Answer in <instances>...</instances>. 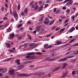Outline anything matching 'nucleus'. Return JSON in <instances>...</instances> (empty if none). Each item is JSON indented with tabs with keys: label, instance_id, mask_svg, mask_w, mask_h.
<instances>
[{
	"label": "nucleus",
	"instance_id": "nucleus-1",
	"mask_svg": "<svg viewBox=\"0 0 78 78\" xmlns=\"http://www.w3.org/2000/svg\"><path fill=\"white\" fill-rule=\"evenodd\" d=\"M73 57H74V56L66 57V58H65L62 59H60L59 60V62H65L67 60V58H72Z\"/></svg>",
	"mask_w": 78,
	"mask_h": 78
},
{
	"label": "nucleus",
	"instance_id": "nucleus-2",
	"mask_svg": "<svg viewBox=\"0 0 78 78\" xmlns=\"http://www.w3.org/2000/svg\"><path fill=\"white\" fill-rule=\"evenodd\" d=\"M31 74H25V73H21V74H18V76H25L26 77H28L29 76H31Z\"/></svg>",
	"mask_w": 78,
	"mask_h": 78
},
{
	"label": "nucleus",
	"instance_id": "nucleus-3",
	"mask_svg": "<svg viewBox=\"0 0 78 78\" xmlns=\"http://www.w3.org/2000/svg\"><path fill=\"white\" fill-rule=\"evenodd\" d=\"M7 70V69L6 68L5 69L1 68L0 69V72L2 73H5Z\"/></svg>",
	"mask_w": 78,
	"mask_h": 78
},
{
	"label": "nucleus",
	"instance_id": "nucleus-4",
	"mask_svg": "<svg viewBox=\"0 0 78 78\" xmlns=\"http://www.w3.org/2000/svg\"><path fill=\"white\" fill-rule=\"evenodd\" d=\"M12 15L14 17H16L18 16L17 13L16 11H13Z\"/></svg>",
	"mask_w": 78,
	"mask_h": 78
},
{
	"label": "nucleus",
	"instance_id": "nucleus-5",
	"mask_svg": "<svg viewBox=\"0 0 78 78\" xmlns=\"http://www.w3.org/2000/svg\"><path fill=\"white\" fill-rule=\"evenodd\" d=\"M36 75L38 76H42L43 75V73L42 72H37Z\"/></svg>",
	"mask_w": 78,
	"mask_h": 78
},
{
	"label": "nucleus",
	"instance_id": "nucleus-6",
	"mask_svg": "<svg viewBox=\"0 0 78 78\" xmlns=\"http://www.w3.org/2000/svg\"><path fill=\"white\" fill-rule=\"evenodd\" d=\"M14 70L13 69L10 70H9V73L11 75H13V74Z\"/></svg>",
	"mask_w": 78,
	"mask_h": 78
},
{
	"label": "nucleus",
	"instance_id": "nucleus-7",
	"mask_svg": "<svg viewBox=\"0 0 78 78\" xmlns=\"http://www.w3.org/2000/svg\"><path fill=\"white\" fill-rule=\"evenodd\" d=\"M60 68V66H58V67H57L56 68H55V69H53L52 70V72H55L56 71H57V70H58Z\"/></svg>",
	"mask_w": 78,
	"mask_h": 78
},
{
	"label": "nucleus",
	"instance_id": "nucleus-8",
	"mask_svg": "<svg viewBox=\"0 0 78 78\" xmlns=\"http://www.w3.org/2000/svg\"><path fill=\"white\" fill-rule=\"evenodd\" d=\"M24 67V65H21L19 66L18 67V68H19V70H20L21 69H23V68Z\"/></svg>",
	"mask_w": 78,
	"mask_h": 78
},
{
	"label": "nucleus",
	"instance_id": "nucleus-9",
	"mask_svg": "<svg viewBox=\"0 0 78 78\" xmlns=\"http://www.w3.org/2000/svg\"><path fill=\"white\" fill-rule=\"evenodd\" d=\"M67 75V73H63L62 76H61V77L62 78H65L66 77Z\"/></svg>",
	"mask_w": 78,
	"mask_h": 78
},
{
	"label": "nucleus",
	"instance_id": "nucleus-10",
	"mask_svg": "<svg viewBox=\"0 0 78 78\" xmlns=\"http://www.w3.org/2000/svg\"><path fill=\"white\" fill-rule=\"evenodd\" d=\"M56 60V59L55 58L49 59H48V61L50 62H51V61H54Z\"/></svg>",
	"mask_w": 78,
	"mask_h": 78
},
{
	"label": "nucleus",
	"instance_id": "nucleus-11",
	"mask_svg": "<svg viewBox=\"0 0 78 78\" xmlns=\"http://www.w3.org/2000/svg\"><path fill=\"white\" fill-rule=\"evenodd\" d=\"M67 66V64L66 63H64L63 64V66L62 67V69H65L66 67V66Z\"/></svg>",
	"mask_w": 78,
	"mask_h": 78
},
{
	"label": "nucleus",
	"instance_id": "nucleus-12",
	"mask_svg": "<svg viewBox=\"0 0 78 78\" xmlns=\"http://www.w3.org/2000/svg\"><path fill=\"white\" fill-rule=\"evenodd\" d=\"M73 3V1H69L67 3L66 5H72Z\"/></svg>",
	"mask_w": 78,
	"mask_h": 78
},
{
	"label": "nucleus",
	"instance_id": "nucleus-13",
	"mask_svg": "<svg viewBox=\"0 0 78 78\" xmlns=\"http://www.w3.org/2000/svg\"><path fill=\"white\" fill-rule=\"evenodd\" d=\"M15 36V35L14 34H12L11 35H9L10 38V39L12 38H13V37H14Z\"/></svg>",
	"mask_w": 78,
	"mask_h": 78
},
{
	"label": "nucleus",
	"instance_id": "nucleus-14",
	"mask_svg": "<svg viewBox=\"0 0 78 78\" xmlns=\"http://www.w3.org/2000/svg\"><path fill=\"white\" fill-rule=\"evenodd\" d=\"M44 8V7L43 6L41 5L39 9L38 10V11H41Z\"/></svg>",
	"mask_w": 78,
	"mask_h": 78
},
{
	"label": "nucleus",
	"instance_id": "nucleus-15",
	"mask_svg": "<svg viewBox=\"0 0 78 78\" xmlns=\"http://www.w3.org/2000/svg\"><path fill=\"white\" fill-rule=\"evenodd\" d=\"M35 53L34 52H32L31 53H28L27 54V55H35Z\"/></svg>",
	"mask_w": 78,
	"mask_h": 78
},
{
	"label": "nucleus",
	"instance_id": "nucleus-16",
	"mask_svg": "<svg viewBox=\"0 0 78 78\" xmlns=\"http://www.w3.org/2000/svg\"><path fill=\"white\" fill-rule=\"evenodd\" d=\"M48 44H46L44 45V48H46V49H48Z\"/></svg>",
	"mask_w": 78,
	"mask_h": 78
},
{
	"label": "nucleus",
	"instance_id": "nucleus-17",
	"mask_svg": "<svg viewBox=\"0 0 78 78\" xmlns=\"http://www.w3.org/2000/svg\"><path fill=\"white\" fill-rule=\"evenodd\" d=\"M6 30L7 32H10V31H12V30L11 29L10 27H9L8 29H7Z\"/></svg>",
	"mask_w": 78,
	"mask_h": 78
},
{
	"label": "nucleus",
	"instance_id": "nucleus-18",
	"mask_svg": "<svg viewBox=\"0 0 78 78\" xmlns=\"http://www.w3.org/2000/svg\"><path fill=\"white\" fill-rule=\"evenodd\" d=\"M75 28H74V27H73L71 29H70V30H69L70 32H72L73 31V30H75Z\"/></svg>",
	"mask_w": 78,
	"mask_h": 78
},
{
	"label": "nucleus",
	"instance_id": "nucleus-19",
	"mask_svg": "<svg viewBox=\"0 0 78 78\" xmlns=\"http://www.w3.org/2000/svg\"><path fill=\"white\" fill-rule=\"evenodd\" d=\"M5 44L6 45L7 48H9L10 47V44L9 43H5Z\"/></svg>",
	"mask_w": 78,
	"mask_h": 78
},
{
	"label": "nucleus",
	"instance_id": "nucleus-20",
	"mask_svg": "<svg viewBox=\"0 0 78 78\" xmlns=\"http://www.w3.org/2000/svg\"><path fill=\"white\" fill-rule=\"evenodd\" d=\"M65 29H61V30H60V32L59 33H62L63 32V31H64L65 30Z\"/></svg>",
	"mask_w": 78,
	"mask_h": 78
},
{
	"label": "nucleus",
	"instance_id": "nucleus-21",
	"mask_svg": "<svg viewBox=\"0 0 78 78\" xmlns=\"http://www.w3.org/2000/svg\"><path fill=\"white\" fill-rule=\"evenodd\" d=\"M60 17L63 20H64L66 19V17L63 15H61L60 16Z\"/></svg>",
	"mask_w": 78,
	"mask_h": 78
},
{
	"label": "nucleus",
	"instance_id": "nucleus-22",
	"mask_svg": "<svg viewBox=\"0 0 78 78\" xmlns=\"http://www.w3.org/2000/svg\"><path fill=\"white\" fill-rule=\"evenodd\" d=\"M40 27H37L36 29L35 30L37 32H38L40 30Z\"/></svg>",
	"mask_w": 78,
	"mask_h": 78
},
{
	"label": "nucleus",
	"instance_id": "nucleus-23",
	"mask_svg": "<svg viewBox=\"0 0 78 78\" xmlns=\"http://www.w3.org/2000/svg\"><path fill=\"white\" fill-rule=\"evenodd\" d=\"M23 25V24H20L18 25L17 26V28H20V27H22V26Z\"/></svg>",
	"mask_w": 78,
	"mask_h": 78
},
{
	"label": "nucleus",
	"instance_id": "nucleus-24",
	"mask_svg": "<svg viewBox=\"0 0 78 78\" xmlns=\"http://www.w3.org/2000/svg\"><path fill=\"white\" fill-rule=\"evenodd\" d=\"M73 53L75 55H77V54H78V51H74Z\"/></svg>",
	"mask_w": 78,
	"mask_h": 78
},
{
	"label": "nucleus",
	"instance_id": "nucleus-25",
	"mask_svg": "<svg viewBox=\"0 0 78 78\" xmlns=\"http://www.w3.org/2000/svg\"><path fill=\"white\" fill-rule=\"evenodd\" d=\"M20 62V60H16V62L18 65L20 64V62Z\"/></svg>",
	"mask_w": 78,
	"mask_h": 78
},
{
	"label": "nucleus",
	"instance_id": "nucleus-26",
	"mask_svg": "<svg viewBox=\"0 0 78 78\" xmlns=\"http://www.w3.org/2000/svg\"><path fill=\"white\" fill-rule=\"evenodd\" d=\"M53 34V33H50V34L47 35V37H50Z\"/></svg>",
	"mask_w": 78,
	"mask_h": 78
},
{
	"label": "nucleus",
	"instance_id": "nucleus-27",
	"mask_svg": "<svg viewBox=\"0 0 78 78\" xmlns=\"http://www.w3.org/2000/svg\"><path fill=\"white\" fill-rule=\"evenodd\" d=\"M28 11V9H27L26 8H25V10H24V12L25 13H27V12Z\"/></svg>",
	"mask_w": 78,
	"mask_h": 78
},
{
	"label": "nucleus",
	"instance_id": "nucleus-28",
	"mask_svg": "<svg viewBox=\"0 0 78 78\" xmlns=\"http://www.w3.org/2000/svg\"><path fill=\"white\" fill-rule=\"evenodd\" d=\"M74 0H66L64 2V3H65L66 2H67L70 1H73Z\"/></svg>",
	"mask_w": 78,
	"mask_h": 78
},
{
	"label": "nucleus",
	"instance_id": "nucleus-29",
	"mask_svg": "<svg viewBox=\"0 0 78 78\" xmlns=\"http://www.w3.org/2000/svg\"><path fill=\"white\" fill-rule=\"evenodd\" d=\"M30 45V47L31 46H34V43H31V44H29Z\"/></svg>",
	"mask_w": 78,
	"mask_h": 78
},
{
	"label": "nucleus",
	"instance_id": "nucleus-30",
	"mask_svg": "<svg viewBox=\"0 0 78 78\" xmlns=\"http://www.w3.org/2000/svg\"><path fill=\"white\" fill-rule=\"evenodd\" d=\"M54 22V21H52L51 22L49 23V25H51L52 24H53Z\"/></svg>",
	"mask_w": 78,
	"mask_h": 78
},
{
	"label": "nucleus",
	"instance_id": "nucleus-31",
	"mask_svg": "<svg viewBox=\"0 0 78 78\" xmlns=\"http://www.w3.org/2000/svg\"><path fill=\"white\" fill-rule=\"evenodd\" d=\"M47 17L50 19H53V18L52 17H51L49 15H48Z\"/></svg>",
	"mask_w": 78,
	"mask_h": 78
},
{
	"label": "nucleus",
	"instance_id": "nucleus-32",
	"mask_svg": "<svg viewBox=\"0 0 78 78\" xmlns=\"http://www.w3.org/2000/svg\"><path fill=\"white\" fill-rule=\"evenodd\" d=\"M75 73H76L75 71H73L72 72V74L74 75L75 74Z\"/></svg>",
	"mask_w": 78,
	"mask_h": 78
},
{
	"label": "nucleus",
	"instance_id": "nucleus-33",
	"mask_svg": "<svg viewBox=\"0 0 78 78\" xmlns=\"http://www.w3.org/2000/svg\"><path fill=\"white\" fill-rule=\"evenodd\" d=\"M36 48V45H34V46H33V47H32L31 48V49H33L34 48Z\"/></svg>",
	"mask_w": 78,
	"mask_h": 78
},
{
	"label": "nucleus",
	"instance_id": "nucleus-34",
	"mask_svg": "<svg viewBox=\"0 0 78 78\" xmlns=\"http://www.w3.org/2000/svg\"><path fill=\"white\" fill-rule=\"evenodd\" d=\"M42 53H40V52H37L36 53V54L37 55H42Z\"/></svg>",
	"mask_w": 78,
	"mask_h": 78
},
{
	"label": "nucleus",
	"instance_id": "nucleus-35",
	"mask_svg": "<svg viewBox=\"0 0 78 78\" xmlns=\"http://www.w3.org/2000/svg\"><path fill=\"white\" fill-rule=\"evenodd\" d=\"M20 5L19 4L18 5V9L19 11L20 10Z\"/></svg>",
	"mask_w": 78,
	"mask_h": 78
},
{
	"label": "nucleus",
	"instance_id": "nucleus-36",
	"mask_svg": "<svg viewBox=\"0 0 78 78\" xmlns=\"http://www.w3.org/2000/svg\"><path fill=\"white\" fill-rule=\"evenodd\" d=\"M76 40V39H73L72 40H71V41H70L69 42L70 43H72L73 41H74L75 40Z\"/></svg>",
	"mask_w": 78,
	"mask_h": 78
},
{
	"label": "nucleus",
	"instance_id": "nucleus-37",
	"mask_svg": "<svg viewBox=\"0 0 78 78\" xmlns=\"http://www.w3.org/2000/svg\"><path fill=\"white\" fill-rule=\"evenodd\" d=\"M63 21V20L61 19H59L58 20V21L59 23Z\"/></svg>",
	"mask_w": 78,
	"mask_h": 78
},
{
	"label": "nucleus",
	"instance_id": "nucleus-38",
	"mask_svg": "<svg viewBox=\"0 0 78 78\" xmlns=\"http://www.w3.org/2000/svg\"><path fill=\"white\" fill-rule=\"evenodd\" d=\"M39 3L40 5H42V1H40L39 2Z\"/></svg>",
	"mask_w": 78,
	"mask_h": 78
},
{
	"label": "nucleus",
	"instance_id": "nucleus-39",
	"mask_svg": "<svg viewBox=\"0 0 78 78\" xmlns=\"http://www.w3.org/2000/svg\"><path fill=\"white\" fill-rule=\"evenodd\" d=\"M71 51L68 52V53H67L66 54H65V55H69V54H70Z\"/></svg>",
	"mask_w": 78,
	"mask_h": 78
},
{
	"label": "nucleus",
	"instance_id": "nucleus-40",
	"mask_svg": "<svg viewBox=\"0 0 78 78\" xmlns=\"http://www.w3.org/2000/svg\"><path fill=\"white\" fill-rule=\"evenodd\" d=\"M60 57H61L59 56H58V57H55V60H56V59H57L58 58H59Z\"/></svg>",
	"mask_w": 78,
	"mask_h": 78
},
{
	"label": "nucleus",
	"instance_id": "nucleus-41",
	"mask_svg": "<svg viewBox=\"0 0 78 78\" xmlns=\"http://www.w3.org/2000/svg\"><path fill=\"white\" fill-rule=\"evenodd\" d=\"M62 9L63 10H66V6H64L62 7Z\"/></svg>",
	"mask_w": 78,
	"mask_h": 78
},
{
	"label": "nucleus",
	"instance_id": "nucleus-42",
	"mask_svg": "<svg viewBox=\"0 0 78 78\" xmlns=\"http://www.w3.org/2000/svg\"><path fill=\"white\" fill-rule=\"evenodd\" d=\"M69 21V20L68 19L66 20L64 22L65 23H67V22H68Z\"/></svg>",
	"mask_w": 78,
	"mask_h": 78
},
{
	"label": "nucleus",
	"instance_id": "nucleus-43",
	"mask_svg": "<svg viewBox=\"0 0 78 78\" xmlns=\"http://www.w3.org/2000/svg\"><path fill=\"white\" fill-rule=\"evenodd\" d=\"M70 11V9H68L66 11V12L67 13H69Z\"/></svg>",
	"mask_w": 78,
	"mask_h": 78
},
{
	"label": "nucleus",
	"instance_id": "nucleus-44",
	"mask_svg": "<svg viewBox=\"0 0 78 78\" xmlns=\"http://www.w3.org/2000/svg\"><path fill=\"white\" fill-rule=\"evenodd\" d=\"M3 20H8V18L7 17H5L3 18Z\"/></svg>",
	"mask_w": 78,
	"mask_h": 78
},
{
	"label": "nucleus",
	"instance_id": "nucleus-45",
	"mask_svg": "<svg viewBox=\"0 0 78 78\" xmlns=\"http://www.w3.org/2000/svg\"><path fill=\"white\" fill-rule=\"evenodd\" d=\"M60 10L58 9L56 11V13L57 14L58 13H59V12Z\"/></svg>",
	"mask_w": 78,
	"mask_h": 78
},
{
	"label": "nucleus",
	"instance_id": "nucleus-46",
	"mask_svg": "<svg viewBox=\"0 0 78 78\" xmlns=\"http://www.w3.org/2000/svg\"><path fill=\"white\" fill-rule=\"evenodd\" d=\"M52 47V45H49L48 46V48H51Z\"/></svg>",
	"mask_w": 78,
	"mask_h": 78
},
{
	"label": "nucleus",
	"instance_id": "nucleus-47",
	"mask_svg": "<svg viewBox=\"0 0 78 78\" xmlns=\"http://www.w3.org/2000/svg\"><path fill=\"white\" fill-rule=\"evenodd\" d=\"M55 52H53L52 53V56L53 57L55 56Z\"/></svg>",
	"mask_w": 78,
	"mask_h": 78
},
{
	"label": "nucleus",
	"instance_id": "nucleus-48",
	"mask_svg": "<svg viewBox=\"0 0 78 78\" xmlns=\"http://www.w3.org/2000/svg\"><path fill=\"white\" fill-rule=\"evenodd\" d=\"M71 18L72 20H73L74 19V18H75V16L74 15L73 16L71 17Z\"/></svg>",
	"mask_w": 78,
	"mask_h": 78
},
{
	"label": "nucleus",
	"instance_id": "nucleus-49",
	"mask_svg": "<svg viewBox=\"0 0 78 78\" xmlns=\"http://www.w3.org/2000/svg\"><path fill=\"white\" fill-rule=\"evenodd\" d=\"M76 61L75 59H74V60H72L71 61V62H75V61Z\"/></svg>",
	"mask_w": 78,
	"mask_h": 78
},
{
	"label": "nucleus",
	"instance_id": "nucleus-50",
	"mask_svg": "<svg viewBox=\"0 0 78 78\" xmlns=\"http://www.w3.org/2000/svg\"><path fill=\"white\" fill-rule=\"evenodd\" d=\"M57 11V9L56 8H55L54 9V12H55Z\"/></svg>",
	"mask_w": 78,
	"mask_h": 78
},
{
	"label": "nucleus",
	"instance_id": "nucleus-51",
	"mask_svg": "<svg viewBox=\"0 0 78 78\" xmlns=\"http://www.w3.org/2000/svg\"><path fill=\"white\" fill-rule=\"evenodd\" d=\"M24 27H21L20 29V31H22L24 30Z\"/></svg>",
	"mask_w": 78,
	"mask_h": 78
},
{
	"label": "nucleus",
	"instance_id": "nucleus-52",
	"mask_svg": "<svg viewBox=\"0 0 78 78\" xmlns=\"http://www.w3.org/2000/svg\"><path fill=\"white\" fill-rule=\"evenodd\" d=\"M69 25V23H67L65 24L64 25V27L67 26V25Z\"/></svg>",
	"mask_w": 78,
	"mask_h": 78
},
{
	"label": "nucleus",
	"instance_id": "nucleus-53",
	"mask_svg": "<svg viewBox=\"0 0 78 78\" xmlns=\"http://www.w3.org/2000/svg\"><path fill=\"white\" fill-rule=\"evenodd\" d=\"M48 6V4H46V5H44V8H47V7Z\"/></svg>",
	"mask_w": 78,
	"mask_h": 78
},
{
	"label": "nucleus",
	"instance_id": "nucleus-54",
	"mask_svg": "<svg viewBox=\"0 0 78 78\" xmlns=\"http://www.w3.org/2000/svg\"><path fill=\"white\" fill-rule=\"evenodd\" d=\"M44 24L46 25H47L48 23H47V21H45L44 22Z\"/></svg>",
	"mask_w": 78,
	"mask_h": 78
},
{
	"label": "nucleus",
	"instance_id": "nucleus-55",
	"mask_svg": "<svg viewBox=\"0 0 78 78\" xmlns=\"http://www.w3.org/2000/svg\"><path fill=\"white\" fill-rule=\"evenodd\" d=\"M74 5H78V2H76V3H75L73 4Z\"/></svg>",
	"mask_w": 78,
	"mask_h": 78
},
{
	"label": "nucleus",
	"instance_id": "nucleus-56",
	"mask_svg": "<svg viewBox=\"0 0 78 78\" xmlns=\"http://www.w3.org/2000/svg\"><path fill=\"white\" fill-rule=\"evenodd\" d=\"M38 8V6H36L35 7V10H37V9Z\"/></svg>",
	"mask_w": 78,
	"mask_h": 78
},
{
	"label": "nucleus",
	"instance_id": "nucleus-57",
	"mask_svg": "<svg viewBox=\"0 0 78 78\" xmlns=\"http://www.w3.org/2000/svg\"><path fill=\"white\" fill-rule=\"evenodd\" d=\"M5 7L6 8H7L8 7V5L7 4H5Z\"/></svg>",
	"mask_w": 78,
	"mask_h": 78
},
{
	"label": "nucleus",
	"instance_id": "nucleus-58",
	"mask_svg": "<svg viewBox=\"0 0 78 78\" xmlns=\"http://www.w3.org/2000/svg\"><path fill=\"white\" fill-rule=\"evenodd\" d=\"M30 55H27V56H26V58H29L30 57Z\"/></svg>",
	"mask_w": 78,
	"mask_h": 78
},
{
	"label": "nucleus",
	"instance_id": "nucleus-59",
	"mask_svg": "<svg viewBox=\"0 0 78 78\" xmlns=\"http://www.w3.org/2000/svg\"><path fill=\"white\" fill-rule=\"evenodd\" d=\"M28 38L30 40H31V37L30 36H29L28 37Z\"/></svg>",
	"mask_w": 78,
	"mask_h": 78
},
{
	"label": "nucleus",
	"instance_id": "nucleus-60",
	"mask_svg": "<svg viewBox=\"0 0 78 78\" xmlns=\"http://www.w3.org/2000/svg\"><path fill=\"white\" fill-rule=\"evenodd\" d=\"M9 51H10V52H12V53L13 52V50L12 49L9 50Z\"/></svg>",
	"mask_w": 78,
	"mask_h": 78
},
{
	"label": "nucleus",
	"instance_id": "nucleus-61",
	"mask_svg": "<svg viewBox=\"0 0 78 78\" xmlns=\"http://www.w3.org/2000/svg\"><path fill=\"white\" fill-rule=\"evenodd\" d=\"M78 45V43L74 44L73 45V46H77V45Z\"/></svg>",
	"mask_w": 78,
	"mask_h": 78
},
{
	"label": "nucleus",
	"instance_id": "nucleus-62",
	"mask_svg": "<svg viewBox=\"0 0 78 78\" xmlns=\"http://www.w3.org/2000/svg\"><path fill=\"white\" fill-rule=\"evenodd\" d=\"M61 42L60 41H58L57 42V43L58 44H61Z\"/></svg>",
	"mask_w": 78,
	"mask_h": 78
},
{
	"label": "nucleus",
	"instance_id": "nucleus-63",
	"mask_svg": "<svg viewBox=\"0 0 78 78\" xmlns=\"http://www.w3.org/2000/svg\"><path fill=\"white\" fill-rule=\"evenodd\" d=\"M44 16H42L41 18V19L42 20H43V19L44 18Z\"/></svg>",
	"mask_w": 78,
	"mask_h": 78
},
{
	"label": "nucleus",
	"instance_id": "nucleus-64",
	"mask_svg": "<svg viewBox=\"0 0 78 78\" xmlns=\"http://www.w3.org/2000/svg\"><path fill=\"white\" fill-rule=\"evenodd\" d=\"M5 78H9V77L8 76H5Z\"/></svg>",
	"mask_w": 78,
	"mask_h": 78
}]
</instances>
